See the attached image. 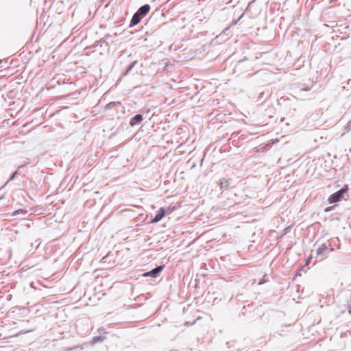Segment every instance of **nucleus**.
Returning <instances> with one entry per match:
<instances>
[{"instance_id": "nucleus-11", "label": "nucleus", "mask_w": 351, "mask_h": 351, "mask_svg": "<svg viewBox=\"0 0 351 351\" xmlns=\"http://www.w3.org/2000/svg\"><path fill=\"white\" fill-rule=\"evenodd\" d=\"M137 63H138V62H137L136 60L133 61L132 63H130V64L128 65V68H127V69H126L125 72L124 73V75H127L129 73H130V72H131V71H132V69L135 66V65H136Z\"/></svg>"}, {"instance_id": "nucleus-20", "label": "nucleus", "mask_w": 351, "mask_h": 351, "mask_svg": "<svg viewBox=\"0 0 351 351\" xmlns=\"http://www.w3.org/2000/svg\"><path fill=\"white\" fill-rule=\"evenodd\" d=\"M243 62V60H241L239 61V64H242Z\"/></svg>"}, {"instance_id": "nucleus-5", "label": "nucleus", "mask_w": 351, "mask_h": 351, "mask_svg": "<svg viewBox=\"0 0 351 351\" xmlns=\"http://www.w3.org/2000/svg\"><path fill=\"white\" fill-rule=\"evenodd\" d=\"M144 119H145V117L143 114H137L130 119L129 125L131 127L139 125L142 123V122Z\"/></svg>"}, {"instance_id": "nucleus-8", "label": "nucleus", "mask_w": 351, "mask_h": 351, "mask_svg": "<svg viewBox=\"0 0 351 351\" xmlns=\"http://www.w3.org/2000/svg\"><path fill=\"white\" fill-rule=\"evenodd\" d=\"M143 17L137 12H136L132 17L129 27H133L136 25L140 23Z\"/></svg>"}, {"instance_id": "nucleus-9", "label": "nucleus", "mask_w": 351, "mask_h": 351, "mask_svg": "<svg viewBox=\"0 0 351 351\" xmlns=\"http://www.w3.org/2000/svg\"><path fill=\"white\" fill-rule=\"evenodd\" d=\"M150 10V5L149 4H145L141 6L136 11L143 18L145 16Z\"/></svg>"}, {"instance_id": "nucleus-13", "label": "nucleus", "mask_w": 351, "mask_h": 351, "mask_svg": "<svg viewBox=\"0 0 351 351\" xmlns=\"http://www.w3.org/2000/svg\"><path fill=\"white\" fill-rule=\"evenodd\" d=\"M27 164H28V162H26V163H25L24 165H22L19 166V168H18V169H16V171H14V172L11 175V176L10 177L9 180H8V182H10V181H11V180H14V178L16 177V175H17V173H18V170H19V169H21V168H23L24 166H25V165H27Z\"/></svg>"}, {"instance_id": "nucleus-19", "label": "nucleus", "mask_w": 351, "mask_h": 351, "mask_svg": "<svg viewBox=\"0 0 351 351\" xmlns=\"http://www.w3.org/2000/svg\"><path fill=\"white\" fill-rule=\"evenodd\" d=\"M311 260V258H309L306 260V264H308Z\"/></svg>"}, {"instance_id": "nucleus-21", "label": "nucleus", "mask_w": 351, "mask_h": 351, "mask_svg": "<svg viewBox=\"0 0 351 351\" xmlns=\"http://www.w3.org/2000/svg\"><path fill=\"white\" fill-rule=\"evenodd\" d=\"M349 313H351V306L349 308Z\"/></svg>"}, {"instance_id": "nucleus-10", "label": "nucleus", "mask_w": 351, "mask_h": 351, "mask_svg": "<svg viewBox=\"0 0 351 351\" xmlns=\"http://www.w3.org/2000/svg\"><path fill=\"white\" fill-rule=\"evenodd\" d=\"M105 339L106 337L104 336H95L93 338L91 343L92 344H95L99 342H102Z\"/></svg>"}, {"instance_id": "nucleus-6", "label": "nucleus", "mask_w": 351, "mask_h": 351, "mask_svg": "<svg viewBox=\"0 0 351 351\" xmlns=\"http://www.w3.org/2000/svg\"><path fill=\"white\" fill-rule=\"evenodd\" d=\"M165 215V209L164 208H160L157 211L155 216L150 221L151 223H154L160 221Z\"/></svg>"}, {"instance_id": "nucleus-12", "label": "nucleus", "mask_w": 351, "mask_h": 351, "mask_svg": "<svg viewBox=\"0 0 351 351\" xmlns=\"http://www.w3.org/2000/svg\"><path fill=\"white\" fill-rule=\"evenodd\" d=\"M121 103L120 101H112V102L108 103L106 106V109H111L114 107L119 106H121Z\"/></svg>"}, {"instance_id": "nucleus-16", "label": "nucleus", "mask_w": 351, "mask_h": 351, "mask_svg": "<svg viewBox=\"0 0 351 351\" xmlns=\"http://www.w3.org/2000/svg\"><path fill=\"white\" fill-rule=\"evenodd\" d=\"M336 206H328L327 208H325L324 211L325 212H330Z\"/></svg>"}, {"instance_id": "nucleus-15", "label": "nucleus", "mask_w": 351, "mask_h": 351, "mask_svg": "<svg viewBox=\"0 0 351 351\" xmlns=\"http://www.w3.org/2000/svg\"><path fill=\"white\" fill-rule=\"evenodd\" d=\"M345 128H346V130H347L348 131H350V130H351V120H350V121L347 123V124H346V125Z\"/></svg>"}, {"instance_id": "nucleus-2", "label": "nucleus", "mask_w": 351, "mask_h": 351, "mask_svg": "<svg viewBox=\"0 0 351 351\" xmlns=\"http://www.w3.org/2000/svg\"><path fill=\"white\" fill-rule=\"evenodd\" d=\"M110 37V35H106L102 38H101L99 40L96 41L92 46V47H100L101 51L100 52L101 54L104 53L109 52L110 47L109 45L107 42V40Z\"/></svg>"}, {"instance_id": "nucleus-17", "label": "nucleus", "mask_w": 351, "mask_h": 351, "mask_svg": "<svg viewBox=\"0 0 351 351\" xmlns=\"http://www.w3.org/2000/svg\"><path fill=\"white\" fill-rule=\"evenodd\" d=\"M310 89H311V88H310L309 87H307V86L304 87H304H301V88H300V91H308V90H309Z\"/></svg>"}, {"instance_id": "nucleus-1", "label": "nucleus", "mask_w": 351, "mask_h": 351, "mask_svg": "<svg viewBox=\"0 0 351 351\" xmlns=\"http://www.w3.org/2000/svg\"><path fill=\"white\" fill-rule=\"evenodd\" d=\"M348 191V185H344L340 190L330 195L328 199L329 204H333L340 202L344 198Z\"/></svg>"}, {"instance_id": "nucleus-22", "label": "nucleus", "mask_w": 351, "mask_h": 351, "mask_svg": "<svg viewBox=\"0 0 351 351\" xmlns=\"http://www.w3.org/2000/svg\"><path fill=\"white\" fill-rule=\"evenodd\" d=\"M254 1H255V0H252V1L250 3H250H254Z\"/></svg>"}, {"instance_id": "nucleus-3", "label": "nucleus", "mask_w": 351, "mask_h": 351, "mask_svg": "<svg viewBox=\"0 0 351 351\" xmlns=\"http://www.w3.org/2000/svg\"><path fill=\"white\" fill-rule=\"evenodd\" d=\"M164 267H165L164 265H160L156 266L155 268L152 269V270L143 274V276L156 278L163 270Z\"/></svg>"}, {"instance_id": "nucleus-7", "label": "nucleus", "mask_w": 351, "mask_h": 351, "mask_svg": "<svg viewBox=\"0 0 351 351\" xmlns=\"http://www.w3.org/2000/svg\"><path fill=\"white\" fill-rule=\"evenodd\" d=\"M231 184L232 180L226 178H221V180H219V182H218V185L220 188V190L222 191L228 189L231 186Z\"/></svg>"}, {"instance_id": "nucleus-4", "label": "nucleus", "mask_w": 351, "mask_h": 351, "mask_svg": "<svg viewBox=\"0 0 351 351\" xmlns=\"http://www.w3.org/2000/svg\"><path fill=\"white\" fill-rule=\"evenodd\" d=\"M334 249L331 247L328 248V245L326 243H323L318 249L317 250L316 254L317 256L321 257L323 259L330 252L333 251Z\"/></svg>"}, {"instance_id": "nucleus-14", "label": "nucleus", "mask_w": 351, "mask_h": 351, "mask_svg": "<svg viewBox=\"0 0 351 351\" xmlns=\"http://www.w3.org/2000/svg\"><path fill=\"white\" fill-rule=\"evenodd\" d=\"M27 210H26L25 209H18L12 213V216H16L19 214L25 215V214H27Z\"/></svg>"}, {"instance_id": "nucleus-18", "label": "nucleus", "mask_w": 351, "mask_h": 351, "mask_svg": "<svg viewBox=\"0 0 351 351\" xmlns=\"http://www.w3.org/2000/svg\"><path fill=\"white\" fill-rule=\"evenodd\" d=\"M98 332H99V333H101V332L106 333V332L105 328H103V327H100V328L98 329Z\"/></svg>"}]
</instances>
